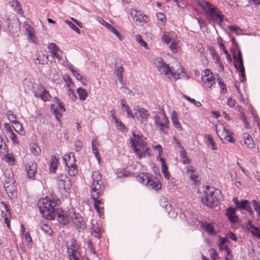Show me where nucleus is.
<instances>
[{
    "label": "nucleus",
    "instance_id": "obj_1",
    "mask_svg": "<svg viewBox=\"0 0 260 260\" xmlns=\"http://www.w3.org/2000/svg\"><path fill=\"white\" fill-rule=\"evenodd\" d=\"M60 202L59 199L53 197H46L41 199L38 203V206L43 216L47 219L52 220L57 216L59 223L66 225L71 219L62 209L58 208Z\"/></svg>",
    "mask_w": 260,
    "mask_h": 260
},
{
    "label": "nucleus",
    "instance_id": "obj_2",
    "mask_svg": "<svg viewBox=\"0 0 260 260\" xmlns=\"http://www.w3.org/2000/svg\"><path fill=\"white\" fill-rule=\"evenodd\" d=\"M132 144L131 147L139 158H141L146 155L150 156L148 148L146 147V142L142 136H139L133 132V137L130 139Z\"/></svg>",
    "mask_w": 260,
    "mask_h": 260
},
{
    "label": "nucleus",
    "instance_id": "obj_3",
    "mask_svg": "<svg viewBox=\"0 0 260 260\" xmlns=\"http://www.w3.org/2000/svg\"><path fill=\"white\" fill-rule=\"evenodd\" d=\"M220 196L219 190L207 185L206 189L204 190L202 200L206 206L212 207L217 205Z\"/></svg>",
    "mask_w": 260,
    "mask_h": 260
},
{
    "label": "nucleus",
    "instance_id": "obj_4",
    "mask_svg": "<svg viewBox=\"0 0 260 260\" xmlns=\"http://www.w3.org/2000/svg\"><path fill=\"white\" fill-rule=\"evenodd\" d=\"M91 179L92 182L90 185L91 196L95 199L102 196L104 191V187L102 186L103 181L101 173L99 171L94 172Z\"/></svg>",
    "mask_w": 260,
    "mask_h": 260
},
{
    "label": "nucleus",
    "instance_id": "obj_5",
    "mask_svg": "<svg viewBox=\"0 0 260 260\" xmlns=\"http://www.w3.org/2000/svg\"><path fill=\"white\" fill-rule=\"evenodd\" d=\"M155 64H156L158 71L161 74L168 75L171 74L172 76L177 79L179 78L181 73L184 71V69L182 66L179 64V68L177 71L174 70L173 67H169L168 64L164 62L161 58H157L155 60Z\"/></svg>",
    "mask_w": 260,
    "mask_h": 260
},
{
    "label": "nucleus",
    "instance_id": "obj_6",
    "mask_svg": "<svg viewBox=\"0 0 260 260\" xmlns=\"http://www.w3.org/2000/svg\"><path fill=\"white\" fill-rule=\"evenodd\" d=\"M199 6L202 7L205 13L209 16L212 20L218 24H220L223 20V16L217 8L214 7L211 3L205 2L200 3Z\"/></svg>",
    "mask_w": 260,
    "mask_h": 260
},
{
    "label": "nucleus",
    "instance_id": "obj_7",
    "mask_svg": "<svg viewBox=\"0 0 260 260\" xmlns=\"http://www.w3.org/2000/svg\"><path fill=\"white\" fill-rule=\"evenodd\" d=\"M154 119L158 130L165 135L168 134L170 122L165 114V112H161L159 114H156Z\"/></svg>",
    "mask_w": 260,
    "mask_h": 260
},
{
    "label": "nucleus",
    "instance_id": "obj_8",
    "mask_svg": "<svg viewBox=\"0 0 260 260\" xmlns=\"http://www.w3.org/2000/svg\"><path fill=\"white\" fill-rule=\"evenodd\" d=\"M216 132L219 138L224 143L234 142V139L232 136V132L222 124H220L216 126Z\"/></svg>",
    "mask_w": 260,
    "mask_h": 260
},
{
    "label": "nucleus",
    "instance_id": "obj_9",
    "mask_svg": "<svg viewBox=\"0 0 260 260\" xmlns=\"http://www.w3.org/2000/svg\"><path fill=\"white\" fill-rule=\"evenodd\" d=\"M234 66L236 69L240 73L241 77L242 78L241 81H243L246 78L245 74L244 68L243 66V60L242 58V53L241 51L238 52V56L234 55Z\"/></svg>",
    "mask_w": 260,
    "mask_h": 260
},
{
    "label": "nucleus",
    "instance_id": "obj_10",
    "mask_svg": "<svg viewBox=\"0 0 260 260\" xmlns=\"http://www.w3.org/2000/svg\"><path fill=\"white\" fill-rule=\"evenodd\" d=\"M202 79L205 87L211 88L215 84V78L210 70L207 69L203 72Z\"/></svg>",
    "mask_w": 260,
    "mask_h": 260
},
{
    "label": "nucleus",
    "instance_id": "obj_11",
    "mask_svg": "<svg viewBox=\"0 0 260 260\" xmlns=\"http://www.w3.org/2000/svg\"><path fill=\"white\" fill-rule=\"evenodd\" d=\"M70 217L71 220L73 221L75 226L79 231H80V230H83L84 228L85 224L83 219L82 216L79 215V214L72 211L70 212Z\"/></svg>",
    "mask_w": 260,
    "mask_h": 260
},
{
    "label": "nucleus",
    "instance_id": "obj_12",
    "mask_svg": "<svg viewBox=\"0 0 260 260\" xmlns=\"http://www.w3.org/2000/svg\"><path fill=\"white\" fill-rule=\"evenodd\" d=\"M135 110V117L136 116L141 123L147 121L149 113L147 109L144 108L138 107Z\"/></svg>",
    "mask_w": 260,
    "mask_h": 260
},
{
    "label": "nucleus",
    "instance_id": "obj_13",
    "mask_svg": "<svg viewBox=\"0 0 260 260\" xmlns=\"http://www.w3.org/2000/svg\"><path fill=\"white\" fill-rule=\"evenodd\" d=\"M27 177L30 180H34L37 173V165L35 161L28 162L25 166Z\"/></svg>",
    "mask_w": 260,
    "mask_h": 260
},
{
    "label": "nucleus",
    "instance_id": "obj_14",
    "mask_svg": "<svg viewBox=\"0 0 260 260\" xmlns=\"http://www.w3.org/2000/svg\"><path fill=\"white\" fill-rule=\"evenodd\" d=\"M90 222L91 224L90 230L92 235L95 238H100L101 233L100 224L98 223V221L94 219H91Z\"/></svg>",
    "mask_w": 260,
    "mask_h": 260
},
{
    "label": "nucleus",
    "instance_id": "obj_15",
    "mask_svg": "<svg viewBox=\"0 0 260 260\" xmlns=\"http://www.w3.org/2000/svg\"><path fill=\"white\" fill-rule=\"evenodd\" d=\"M149 181L148 183H146V185L149 188L154 190H159L161 188V184L159 183V180L156 177H154L152 175H150L149 177Z\"/></svg>",
    "mask_w": 260,
    "mask_h": 260
},
{
    "label": "nucleus",
    "instance_id": "obj_16",
    "mask_svg": "<svg viewBox=\"0 0 260 260\" xmlns=\"http://www.w3.org/2000/svg\"><path fill=\"white\" fill-rule=\"evenodd\" d=\"M15 184V183H13L12 184H8V185H6V186L4 187L6 192L11 199H15L17 197L16 186Z\"/></svg>",
    "mask_w": 260,
    "mask_h": 260
},
{
    "label": "nucleus",
    "instance_id": "obj_17",
    "mask_svg": "<svg viewBox=\"0 0 260 260\" xmlns=\"http://www.w3.org/2000/svg\"><path fill=\"white\" fill-rule=\"evenodd\" d=\"M25 29L26 31L28 40L34 44H37L38 40L35 36L34 28L29 25L27 24L25 25Z\"/></svg>",
    "mask_w": 260,
    "mask_h": 260
},
{
    "label": "nucleus",
    "instance_id": "obj_18",
    "mask_svg": "<svg viewBox=\"0 0 260 260\" xmlns=\"http://www.w3.org/2000/svg\"><path fill=\"white\" fill-rule=\"evenodd\" d=\"M35 96L40 98L44 102L49 100L50 95L48 91H47L43 87H39L37 91L35 93Z\"/></svg>",
    "mask_w": 260,
    "mask_h": 260
},
{
    "label": "nucleus",
    "instance_id": "obj_19",
    "mask_svg": "<svg viewBox=\"0 0 260 260\" xmlns=\"http://www.w3.org/2000/svg\"><path fill=\"white\" fill-rule=\"evenodd\" d=\"M243 138L244 140V143L249 148H253L255 146L252 138L247 133H245L243 135Z\"/></svg>",
    "mask_w": 260,
    "mask_h": 260
},
{
    "label": "nucleus",
    "instance_id": "obj_20",
    "mask_svg": "<svg viewBox=\"0 0 260 260\" xmlns=\"http://www.w3.org/2000/svg\"><path fill=\"white\" fill-rule=\"evenodd\" d=\"M177 114L176 112L174 110H173L171 114V120L173 124V125L175 126V127L178 129L179 131H182V127L181 126V124L179 123L178 118H177Z\"/></svg>",
    "mask_w": 260,
    "mask_h": 260
},
{
    "label": "nucleus",
    "instance_id": "obj_21",
    "mask_svg": "<svg viewBox=\"0 0 260 260\" xmlns=\"http://www.w3.org/2000/svg\"><path fill=\"white\" fill-rule=\"evenodd\" d=\"M233 201L235 204L236 207L237 209L243 210L245 208V206L248 203L249 201L247 200H242L239 201L237 197H235L233 198Z\"/></svg>",
    "mask_w": 260,
    "mask_h": 260
},
{
    "label": "nucleus",
    "instance_id": "obj_22",
    "mask_svg": "<svg viewBox=\"0 0 260 260\" xmlns=\"http://www.w3.org/2000/svg\"><path fill=\"white\" fill-rule=\"evenodd\" d=\"M58 164V159L54 155L51 156L50 162V171L51 172L55 173L57 168Z\"/></svg>",
    "mask_w": 260,
    "mask_h": 260
},
{
    "label": "nucleus",
    "instance_id": "obj_23",
    "mask_svg": "<svg viewBox=\"0 0 260 260\" xmlns=\"http://www.w3.org/2000/svg\"><path fill=\"white\" fill-rule=\"evenodd\" d=\"M91 199L93 200L94 202V207L96 209V211L99 213H102V210H103V208H101L100 205L103 204V200L99 198H97L95 199H94L93 197H91Z\"/></svg>",
    "mask_w": 260,
    "mask_h": 260
},
{
    "label": "nucleus",
    "instance_id": "obj_24",
    "mask_svg": "<svg viewBox=\"0 0 260 260\" xmlns=\"http://www.w3.org/2000/svg\"><path fill=\"white\" fill-rule=\"evenodd\" d=\"M78 249H68V252L70 260H80V254Z\"/></svg>",
    "mask_w": 260,
    "mask_h": 260
},
{
    "label": "nucleus",
    "instance_id": "obj_25",
    "mask_svg": "<svg viewBox=\"0 0 260 260\" xmlns=\"http://www.w3.org/2000/svg\"><path fill=\"white\" fill-rule=\"evenodd\" d=\"M63 160L66 166L74 163L76 161L75 157L73 153H70L69 154L64 155Z\"/></svg>",
    "mask_w": 260,
    "mask_h": 260
},
{
    "label": "nucleus",
    "instance_id": "obj_26",
    "mask_svg": "<svg viewBox=\"0 0 260 260\" xmlns=\"http://www.w3.org/2000/svg\"><path fill=\"white\" fill-rule=\"evenodd\" d=\"M150 175L147 173H141L139 175H138L137 177V179L145 185L146 183H148V181L149 180V177Z\"/></svg>",
    "mask_w": 260,
    "mask_h": 260
},
{
    "label": "nucleus",
    "instance_id": "obj_27",
    "mask_svg": "<svg viewBox=\"0 0 260 260\" xmlns=\"http://www.w3.org/2000/svg\"><path fill=\"white\" fill-rule=\"evenodd\" d=\"M13 183H15L13 174L12 173H5V180L4 181V187L6 186V185H8V184H12Z\"/></svg>",
    "mask_w": 260,
    "mask_h": 260
},
{
    "label": "nucleus",
    "instance_id": "obj_28",
    "mask_svg": "<svg viewBox=\"0 0 260 260\" xmlns=\"http://www.w3.org/2000/svg\"><path fill=\"white\" fill-rule=\"evenodd\" d=\"M67 166L69 169V174L70 176H75L78 174V169L75 162L69 164V165Z\"/></svg>",
    "mask_w": 260,
    "mask_h": 260
},
{
    "label": "nucleus",
    "instance_id": "obj_29",
    "mask_svg": "<svg viewBox=\"0 0 260 260\" xmlns=\"http://www.w3.org/2000/svg\"><path fill=\"white\" fill-rule=\"evenodd\" d=\"M205 137L207 140V144L208 145H210V147L213 150H216L217 147L216 146V144L215 141H214L212 135L210 134H206Z\"/></svg>",
    "mask_w": 260,
    "mask_h": 260
},
{
    "label": "nucleus",
    "instance_id": "obj_30",
    "mask_svg": "<svg viewBox=\"0 0 260 260\" xmlns=\"http://www.w3.org/2000/svg\"><path fill=\"white\" fill-rule=\"evenodd\" d=\"M156 18L158 21V24L162 26L164 25L166 21V16L162 13H158L156 14Z\"/></svg>",
    "mask_w": 260,
    "mask_h": 260
},
{
    "label": "nucleus",
    "instance_id": "obj_31",
    "mask_svg": "<svg viewBox=\"0 0 260 260\" xmlns=\"http://www.w3.org/2000/svg\"><path fill=\"white\" fill-rule=\"evenodd\" d=\"M249 224L250 226V230L251 234L258 239H260V231L259 229L252 225L250 221H249Z\"/></svg>",
    "mask_w": 260,
    "mask_h": 260
},
{
    "label": "nucleus",
    "instance_id": "obj_32",
    "mask_svg": "<svg viewBox=\"0 0 260 260\" xmlns=\"http://www.w3.org/2000/svg\"><path fill=\"white\" fill-rule=\"evenodd\" d=\"M77 93L80 99L82 101L85 100L88 95L86 90L82 88H79L77 89Z\"/></svg>",
    "mask_w": 260,
    "mask_h": 260
},
{
    "label": "nucleus",
    "instance_id": "obj_33",
    "mask_svg": "<svg viewBox=\"0 0 260 260\" xmlns=\"http://www.w3.org/2000/svg\"><path fill=\"white\" fill-rule=\"evenodd\" d=\"M180 155L181 157V161L184 164H188L190 163V160L187 158L186 152L183 148L182 149Z\"/></svg>",
    "mask_w": 260,
    "mask_h": 260
},
{
    "label": "nucleus",
    "instance_id": "obj_34",
    "mask_svg": "<svg viewBox=\"0 0 260 260\" xmlns=\"http://www.w3.org/2000/svg\"><path fill=\"white\" fill-rule=\"evenodd\" d=\"M123 72V68L122 66L116 67L114 73L118 77L119 80L121 82L122 80V73Z\"/></svg>",
    "mask_w": 260,
    "mask_h": 260
},
{
    "label": "nucleus",
    "instance_id": "obj_35",
    "mask_svg": "<svg viewBox=\"0 0 260 260\" xmlns=\"http://www.w3.org/2000/svg\"><path fill=\"white\" fill-rule=\"evenodd\" d=\"M183 96L185 100H186L187 101H189V102L193 104L196 107H200L202 106V104L200 102L196 101L194 99H191L190 97H189L186 95H183Z\"/></svg>",
    "mask_w": 260,
    "mask_h": 260
},
{
    "label": "nucleus",
    "instance_id": "obj_36",
    "mask_svg": "<svg viewBox=\"0 0 260 260\" xmlns=\"http://www.w3.org/2000/svg\"><path fill=\"white\" fill-rule=\"evenodd\" d=\"M31 152L35 156L38 155L41 152V149L39 146L33 145L30 148Z\"/></svg>",
    "mask_w": 260,
    "mask_h": 260
},
{
    "label": "nucleus",
    "instance_id": "obj_37",
    "mask_svg": "<svg viewBox=\"0 0 260 260\" xmlns=\"http://www.w3.org/2000/svg\"><path fill=\"white\" fill-rule=\"evenodd\" d=\"M252 203L253 204L254 210L257 214L258 216L260 217V206L259 203L254 200L252 201Z\"/></svg>",
    "mask_w": 260,
    "mask_h": 260
},
{
    "label": "nucleus",
    "instance_id": "obj_38",
    "mask_svg": "<svg viewBox=\"0 0 260 260\" xmlns=\"http://www.w3.org/2000/svg\"><path fill=\"white\" fill-rule=\"evenodd\" d=\"M40 227L41 230L46 234L50 235L52 233L51 229L47 224H42Z\"/></svg>",
    "mask_w": 260,
    "mask_h": 260
},
{
    "label": "nucleus",
    "instance_id": "obj_39",
    "mask_svg": "<svg viewBox=\"0 0 260 260\" xmlns=\"http://www.w3.org/2000/svg\"><path fill=\"white\" fill-rule=\"evenodd\" d=\"M69 244L70 245L67 246L68 249H78L79 246L74 239H71Z\"/></svg>",
    "mask_w": 260,
    "mask_h": 260
},
{
    "label": "nucleus",
    "instance_id": "obj_40",
    "mask_svg": "<svg viewBox=\"0 0 260 260\" xmlns=\"http://www.w3.org/2000/svg\"><path fill=\"white\" fill-rule=\"evenodd\" d=\"M0 152L5 153L7 152V145L5 142L0 137Z\"/></svg>",
    "mask_w": 260,
    "mask_h": 260
},
{
    "label": "nucleus",
    "instance_id": "obj_41",
    "mask_svg": "<svg viewBox=\"0 0 260 260\" xmlns=\"http://www.w3.org/2000/svg\"><path fill=\"white\" fill-rule=\"evenodd\" d=\"M65 22L69 25V26L73 29L74 31H75L76 32H77L78 34H80V30L73 23H72L70 21L68 20H66Z\"/></svg>",
    "mask_w": 260,
    "mask_h": 260
},
{
    "label": "nucleus",
    "instance_id": "obj_42",
    "mask_svg": "<svg viewBox=\"0 0 260 260\" xmlns=\"http://www.w3.org/2000/svg\"><path fill=\"white\" fill-rule=\"evenodd\" d=\"M243 210L247 211L248 212L249 215H250L252 217H253L254 212L252 209V208L251 207V204L249 202V201H248V203L245 206V208H244Z\"/></svg>",
    "mask_w": 260,
    "mask_h": 260
},
{
    "label": "nucleus",
    "instance_id": "obj_43",
    "mask_svg": "<svg viewBox=\"0 0 260 260\" xmlns=\"http://www.w3.org/2000/svg\"><path fill=\"white\" fill-rule=\"evenodd\" d=\"M218 84L220 88V92L222 93H225L227 92L226 86L225 84L222 82L219 79H218Z\"/></svg>",
    "mask_w": 260,
    "mask_h": 260
},
{
    "label": "nucleus",
    "instance_id": "obj_44",
    "mask_svg": "<svg viewBox=\"0 0 260 260\" xmlns=\"http://www.w3.org/2000/svg\"><path fill=\"white\" fill-rule=\"evenodd\" d=\"M161 40L163 42L166 43L167 44H169L171 42V38L166 32L164 34Z\"/></svg>",
    "mask_w": 260,
    "mask_h": 260
},
{
    "label": "nucleus",
    "instance_id": "obj_45",
    "mask_svg": "<svg viewBox=\"0 0 260 260\" xmlns=\"http://www.w3.org/2000/svg\"><path fill=\"white\" fill-rule=\"evenodd\" d=\"M70 70L72 73L73 75L76 77L78 80H81L82 79V76L77 72V71L73 68H70Z\"/></svg>",
    "mask_w": 260,
    "mask_h": 260
},
{
    "label": "nucleus",
    "instance_id": "obj_46",
    "mask_svg": "<svg viewBox=\"0 0 260 260\" xmlns=\"http://www.w3.org/2000/svg\"><path fill=\"white\" fill-rule=\"evenodd\" d=\"M236 213V209L232 207H229L226 209V215L228 217L233 216Z\"/></svg>",
    "mask_w": 260,
    "mask_h": 260
},
{
    "label": "nucleus",
    "instance_id": "obj_47",
    "mask_svg": "<svg viewBox=\"0 0 260 260\" xmlns=\"http://www.w3.org/2000/svg\"><path fill=\"white\" fill-rule=\"evenodd\" d=\"M206 231L211 235L215 234L214 229L211 224H207L205 226Z\"/></svg>",
    "mask_w": 260,
    "mask_h": 260
},
{
    "label": "nucleus",
    "instance_id": "obj_48",
    "mask_svg": "<svg viewBox=\"0 0 260 260\" xmlns=\"http://www.w3.org/2000/svg\"><path fill=\"white\" fill-rule=\"evenodd\" d=\"M153 148L157 150L158 152V156L157 157V159L158 160L159 159V158L161 157L160 156L162 154V148L160 145H157L154 146Z\"/></svg>",
    "mask_w": 260,
    "mask_h": 260
},
{
    "label": "nucleus",
    "instance_id": "obj_49",
    "mask_svg": "<svg viewBox=\"0 0 260 260\" xmlns=\"http://www.w3.org/2000/svg\"><path fill=\"white\" fill-rule=\"evenodd\" d=\"M136 38H137V41L140 43V45H141L142 46H143L144 47H146L147 45V43L143 41V40L142 39V37L139 35V36H136Z\"/></svg>",
    "mask_w": 260,
    "mask_h": 260
},
{
    "label": "nucleus",
    "instance_id": "obj_50",
    "mask_svg": "<svg viewBox=\"0 0 260 260\" xmlns=\"http://www.w3.org/2000/svg\"><path fill=\"white\" fill-rule=\"evenodd\" d=\"M48 48L50 50L51 53L57 51L58 50L57 46L54 43H50L48 46Z\"/></svg>",
    "mask_w": 260,
    "mask_h": 260
},
{
    "label": "nucleus",
    "instance_id": "obj_51",
    "mask_svg": "<svg viewBox=\"0 0 260 260\" xmlns=\"http://www.w3.org/2000/svg\"><path fill=\"white\" fill-rule=\"evenodd\" d=\"M159 160L161 161L162 172L168 171V167L166 164L165 159L160 157Z\"/></svg>",
    "mask_w": 260,
    "mask_h": 260
},
{
    "label": "nucleus",
    "instance_id": "obj_52",
    "mask_svg": "<svg viewBox=\"0 0 260 260\" xmlns=\"http://www.w3.org/2000/svg\"><path fill=\"white\" fill-rule=\"evenodd\" d=\"M110 31L114 34L120 41H121L123 39V38L120 35V34L118 32L117 30L115 29L113 26L110 29Z\"/></svg>",
    "mask_w": 260,
    "mask_h": 260
},
{
    "label": "nucleus",
    "instance_id": "obj_53",
    "mask_svg": "<svg viewBox=\"0 0 260 260\" xmlns=\"http://www.w3.org/2000/svg\"><path fill=\"white\" fill-rule=\"evenodd\" d=\"M177 44L175 42H172L169 48L172 51L173 53H176L177 52Z\"/></svg>",
    "mask_w": 260,
    "mask_h": 260
},
{
    "label": "nucleus",
    "instance_id": "obj_54",
    "mask_svg": "<svg viewBox=\"0 0 260 260\" xmlns=\"http://www.w3.org/2000/svg\"><path fill=\"white\" fill-rule=\"evenodd\" d=\"M209 251L212 259L216 260L218 256V254L216 252V250L214 249H211Z\"/></svg>",
    "mask_w": 260,
    "mask_h": 260
},
{
    "label": "nucleus",
    "instance_id": "obj_55",
    "mask_svg": "<svg viewBox=\"0 0 260 260\" xmlns=\"http://www.w3.org/2000/svg\"><path fill=\"white\" fill-rule=\"evenodd\" d=\"M92 152L94 153V154L95 155L96 158L99 160H100V156H99V153L98 150L97 148H96L95 146L94 145V143L93 142H92Z\"/></svg>",
    "mask_w": 260,
    "mask_h": 260
},
{
    "label": "nucleus",
    "instance_id": "obj_56",
    "mask_svg": "<svg viewBox=\"0 0 260 260\" xmlns=\"http://www.w3.org/2000/svg\"><path fill=\"white\" fill-rule=\"evenodd\" d=\"M75 145L76 147V151H77V152L80 151L81 149L82 146L81 142L79 140L76 141L75 143Z\"/></svg>",
    "mask_w": 260,
    "mask_h": 260
},
{
    "label": "nucleus",
    "instance_id": "obj_57",
    "mask_svg": "<svg viewBox=\"0 0 260 260\" xmlns=\"http://www.w3.org/2000/svg\"><path fill=\"white\" fill-rule=\"evenodd\" d=\"M10 138L13 141V143L18 144L17 136L14 132L11 133V134H10Z\"/></svg>",
    "mask_w": 260,
    "mask_h": 260
},
{
    "label": "nucleus",
    "instance_id": "obj_58",
    "mask_svg": "<svg viewBox=\"0 0 260 260\" xmlns=\"http://www.w3.org/2000/svg\"><path fill=\"white\" fill-rule=\"evenodd\" d=\"M5 157L7 159V161L9 163L14 164V156L12 154H8L5 155Z\"/></svg>",
    "mask_w": 260,
    "mask_h": 260
},
{
    "label": "nucleus",
    "instance_id": "obj_59",
    "mask_svg": "<svg viewBox=\"0 0 260 260\" xmlns=\"http://www.w3.org/2000/svg\"><path fill=\"white\" fill-rule=\"evenodd\" d=\"M125 110L126 112L127 115L128 117H132L133 118L135 117V114H133L131 112L130 108H129V107L128 106H126V108L125 109Z\"/></svg>",
    "mask_w": 260,
    "mask_h": 260
},
{
    "label": "nucleus",
    "instance_id": "obj_60",
    "mask_svg": "<svg viewBox=\"0 0 260 260\" xmlns=\"http://www.w3.org/2000/svg\"><path fill=\"white\" fill-rule=\"evenodd\" d=\"M56 103L58 104V107L59 108V109H60V111L61 112H64L66 109L64 108L63 103L62 102H60L59 101V100L58 99V98H56Z\"/></svg>",
    "mask_w": 260,
    "mask_h": 260
},
{
    "label": "nucleus",
    "instance_id": "obj_61",
    "mask_svg": "<svg viewBox=\"0 0 260 260\" xmlns=\"http://www.w3.org/2000/svg\"><path fill=\"white\" fill-rule=\"evenodd\" d=\"M228 218L232 223H236L238 221V217L235 214L228 217Z\"/></svg>",
    "mask_w": 260,
    "mask_h": 260
},
{
    "label": "nucleus",
    "instance_id": "obj_62",
    "mask_svg": "<svg viewBox=\"0 0 260 260\" xmlns=\"http://www.w3.org/2000/svg\"><path fill=\"white\" fill-rule=\"evenodd\" d=\"M236 101L235 100L231 98H230L227 101V104L230 107H234L235 105Z\"/></svg>",
    "mask_w": 260,
    "mask_h": 260
},
{
    "label": "nucleus",
    "instance_id": "obj_63",
    "mask_svg": "<svg viewBox=\"0 0 260 260\" xmlns=\"http://www.w3.org/2000/svg\"><path fill=\"white\" fill-rule=\"evenodd\" d=\"M225 240L223 238H221L220 243L219 244V247L220 250H223V249H225V246L224 243L225 242Z\"/></svg>",
    "mask_w": 260,
    "mask_h": 260
},
{
    "label": "nucleus",
    "instance_id": "obj_64",
    "mask_svg": "<svg viewBox=\"0 0 260 260\" xmlns=\"http://www.w3.org/2000/svg\"><path fill=\"white\" fill-rule=\"evenodd\" d=\"M23 235L24 236L25 239L26 240L28 243L32 242V240L29 233H23Z\"/></svg>",
    "mask_w": 260,
    "mask_h": 260
}]
</instances>
